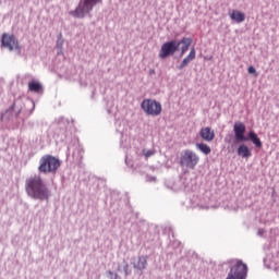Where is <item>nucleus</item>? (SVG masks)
<instances>
[{
	"label": "nucleus",
	"mask_w": 279,
	"mask_h": 279,
	"mask_svg": "<svg viewBox=\"0 0 279 279\" xmlns=\"http://www.w3.org/2000/svg\"><path fill=\"white\" fill-rule=\"evenodd\" d=\"M25 191L28 197H32V199H39L40 202L49 199L51 195V192L49 191V187H47L41 175H34L26 179Z\"/></svg>",
	"instance_id": "nucleus-1"
},
{
	"label": "nucleus",
	"mask_w": 279,
	"mask_h": 279,
	"mask_svg": "<svg viewBox=\"0 0 279 279\" xmlns=\"http://www.w3.org/2000/svg\"><path fill=\"white\" fill-rule=\"evenodd\" d=\"M134 269L143 271L147 268V256H140L136 262L133 263Z\"/></svg>",
	"instance_id": "nucleus-12"
},
{
	"label": "nucleus",
	"mask_w": 279,
	"mask_h": 279,
	"mask_svg": "<svg viewBox=\"0 0 279 279\" xmlns=\"http://www.w3.org/2000/svg\"><path fill=\"white\" fill-rule=\"evenodd\" d=\"M233 131H234L236 141H248V138L245 137V124H243V122H235L233 126Z\"/></svg>",
	"instance_id": "nucleus-8"
},
{
	"label": "nucleus",
	"mask_w": 279,
	"mask_h": 279,
	"mask_svg": "<svg viewBox=\"0 0 279 279\" xmlns=\"http://www.w3.org/2000/svg\"><path fill=\"white\" fill-rule=\"evenodd\" d=\"M199 163V156L195 154L193 150L186 149L183 151L180 165L181 167H187V169H195Z\"/></svg>",
	"instance_id": "nucleus-6"
},
{
	"label": "nucleus",
	"mask_w": 279,
	"mask_h": 279,
	"mask_svg": "<svg viewBox=\"0 0 279 279\" xmlns=\"http://www.w3.org/2000/svg\"><path fill=\"white\" fill-rule=\"evenodd\" d=\"M196 58V51L195 48H192L189 56H186L183 61L181 62V64L178 66V69L182 70L185 69V66H189L190 62H193V60H195Z\"/></svg>",
	"instance_id": "nucleus-10"
},
{
	"label": "nucleus",
	"mask_w": 279,
	"mask_h": 279,
	"mask_svg": "<svg viewBox=\"0 0 279 279\" xmlns=\"http://www.w3.org/2000/svg\"><path fill=\"white\" fill-rule=\"evenodd\" d=\"M141 108L149 117H159L162 112V105L154 99H144Z\"/></svg>",
	"instance_id": "nucleus-5"
},
{
	"label": "nucleus",
	"mask_w": 279,
	"mask_h": 279,
	"mask_svg": "<svg viewBox=\"0 0 279 279\" xmlns=\"http://www.w3.org/2000/svg\"><path fill=\"white\" fill-rule=\"evenodd\" d=\"M156 155V150L155 149H143V156H145V158H151V156Z\"/></svg>",
	"instance_id": "nucleus-17"
},
{
	"label": "nucleus",
	"mask_w": 279,
	"mask_h": 279,
	"mask_svg": "<svg viewBox=\"0 0 279 279\" xmlns=\"http://www.w3.org/2000/svg\"><path fill=\"white\" fill-rule=\"evenodd\" d=\"M60 169V159L46 155L39 160L38 171L39 173H56Z\"/></svg>",
	"instance_id": "nucleus-3"
},
{
	"label": "nucleus",
	"mask_w": 279,
	"mask_h": 279,
	"mask_svg": "<svg viewBox=\"0 0 279 279\" xmlns=\"http://www.w3.org/2000/svg\"><path fill=\"white\" fill-rule=\"evenodd\" d=\"M62 45H64V39L62 38V34H60L57 40L58 49H62Z\"/></svg>",
	"instance_id": "nucleus-18"
},
{
	"label": "nucleus",
	"mask_w": 279,
	"mask_h": 279,
	"mask_svg": "<svg viewBox=\"0 0 279 279\" xmlns=\"http://www.w3.org/2000/svg\"><path fill=\"white\" fill-rule=\"evenodd\" d=\"M229 16L231 21H235V23H243V21H245V13L238 10H232Z\"/></svg>",
	"instance_id": "nucleus-11"
},
{
	"label": "nucleus",
	"mask_w": 279,
	"mask_h": 279,
	"mask_svg": "<svg viewBox=\"0 0 279 279\" xmlns=\"http://www.w3.org/2000/svg\"><path fill=\"white\" fill-rule=\"evenodd\" d=\"M108 275L110 276V278H112V277H114V279H117V275H114V272H112V271H108Z\"/></svg>",
	"instance_id": "nucleus-20"
},
{
	"label": "nucleus",
	"mask_w": 279,
	"mask_h": 279,
	"mask_svg": "<svg viewBox=\"0 0 279 279\" xmlns=\"http://www.w3.org/2000/svg\"><path fill=\"white\" fill-rule=\"evenodd\" d=\"M238 156H241V158H250L252 151H250V148L245 144H242L238 148Z\"/></svg>",
	"instance_id": "nucleus-13"
},
{
	"label": "nucleus",
	"mask_w": 279,
	"mask_h": 279,
	"mask_svg": "<svg viewBox=\"0 0 279 279\" xmlns=\"http://www.w3.org/2000/svg\"><path fill=\"white\" fill-rule=\"evenodd\" d=\"M181 45H182L181 56H184L185 52L189 51V47L193 45V39L189 37H183L180 41L178 40L166 41L159 50V58L161 60H167L169 56H174V53L180 50Z\"/></svg>",
	"instance_id": "nucleus-2"
},
{
	"label": "nucleus",
	"mask_w": 279,
	"mask_h": 279,
	"mask_svg": "<svg viewBox=\"0 0 279 279\" xmlns=\"http://www.w3.org/2000/svg\"><path fill=\"white\" fill-rule=\"evenodd\" d=\"M247 72L250 73V75L258 77V73H256V68H254L253 65L248 66Z\"/></svg>",
	"instance_id": "nucleus-19"
},
{
	"label": "nucleus",
	"mask_w": 279,
	"mask_h": 279,
	"mask_svg": "<svg viewBox=\"0 0 279 279\" xmlns=\"http://www.w3.org/2000/svg\"><path fill=\"white\" fill-rule=\"evenodd\" d=\"M0 120L3 121V113L1 114Z\"/></svg>",
	"instance_id": "nucleus-21"
},
{
	"label": "nucleus",
	"mask_w": 279,
	"mask_h": 279,
	"mask_svg": "<svg viewBox=\"0 0 279 279\" xmlns=\"http://www.w3.org/2000/svg\"><path fill=\"white\" fill-rule=\"evenodd\" d=\"M125 274L128 275V265L125 266Z\"/></svg>",
	"instance_id": "nucleus-22"
},
{
	"label": "nucleus",
	"mask_w": 279,
	"mask_h": 279,
	"mask_svg": "<svg viewBox=\"0 0 279 279\" xmlns=\"http://www.w3.org/2000/svg\"><path fill=\"white\" fill-rule=\"evenodd\" d=\"M248 140L252 141V143L255 145V147H258V149L263 147V142H260V138L256 133H254V131L248 133Z\"/></svg>",
	"instance_id": "nucleus-14"
},
{
	"label": "nucleus",
	"mask_w": 279,
	"mask_h": 279,
	"mask_svg": "<svg viewBox=\"0 0 279 279\" xmlns=\"http://www.w3.org/2000/svg\"><path fill=\"white\" fill-rule=\"evenodd\" d=\"M196 148L199 151H202V154H205V156H208V154H210V151H211L210 146H208L207 144H204V143L196 144Z\"/></svg>",
	"instance_id": "nucleus-16"
},
{
	"label": "nucleus",
	"mask_w": 279,
	"mask_h": 279,
	"mask_svg": "<svg viewBox=\"0 0 279 279\" xmlns=\"http://www.w3.org/2000/svg\"><path fill=\"white\" fill-rule=\"evenodd\" d=\"M2 47L9 49V51H14V49H19V40L14 35L3 34L2 35Z\"/></svg>",
	"instance_id": "nucleus-7"
},
{
	"label": "nucleus",
	"mask_w": 279,
	"mask_h": 279,
	"mask_svg": "<svg viewBox=\"0 0 279 279\" xmlns=\"http://www.w3.org/2000/svg\"><path fill=\"white\" fill-rule=\"evenodd\" d=\"M199 135L203 141H206L207 143H211V141H215V131H213V129H210L209 126L201 129Z\"/></svg>",
	"instance_id": "nucleus-9"
},
{
	"label": "nucleus",
	"mask_w": 279,
	"mask_h": 279,
	"mask_svg": "<svg viewBox=\"0 0 279 279\" xmlns=\"http://www.w3.org/2000/svg\"><path fill=\"white\" fill-rule=\"evenodd\" d=\"M28 90H31V93H40L43 85L36 81H32L28 83Z\"/></svg>",
	"instance_id": "nucleus-15"
},
{
	"label": "nucleus",
	"mask_w": 279,
	"mask_h": 279,
	"mask_svg": "<svg viewBox=\"0 0 279 279\" xmlns=\"http://www.w3.org/2000/svg\"><path fill=\"white\" fill-rule=\"evenodd\" d=\"M98 3H101V0H80L77 8L71 14L75 19H84L86 14L93 12V8Z\"/></svg>",
	"instance_id": "nucleus-4"
}]
</instances>
